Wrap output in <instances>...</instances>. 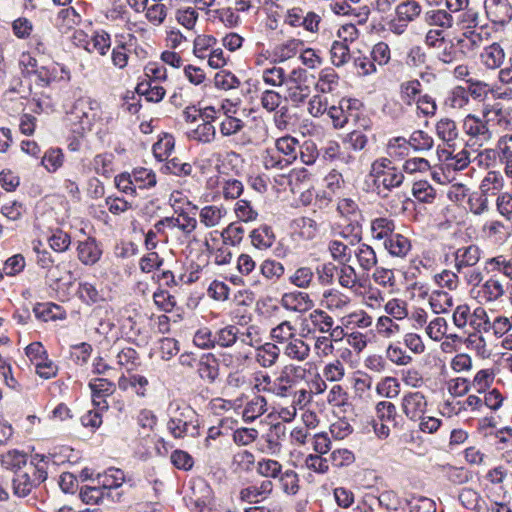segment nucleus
Here are the masks:
<instances>
[{
  "mask_svg": "<svg viewBox=\"0 0 512 512\" xmlns=\"http://www.w3.org/2000/svg\"><path fill=\"white\" fill-rule=\"evenodd\" d=\"M376 392L381 397L396 398L400 393V383L395 377H384L377 383Z\"/></svg>",
  "mask_w": 512,
  "mask_h": 512,
  "instance_id": "51",
  "label": "nucleus"
},
{
  "mask_svg": "<svg viewBox=\"0 0 512 512\" xmlns=\"http://www.w3.org/2000/svg\"><path fill=\"white\" fill-rule=\"evenodd\" d=\"M275 148L287 160V165L292 164L298 155L299 142L291 136L281 137L276 140Z\"/></svg>",
  "mask_w": 512,
  "mask_h": 512,
  "instance_id": "27",
  "label": "nucleus"
},
{
  "mask_svg": "<svg viewBox=\"0 0 512 512\" xmlns=\"http://www.w3.org/2000/svg\"><path fill=\"white\" fill-rule=\"evenodd\" d=\"M267 401L263 396H255L248 401L243 409L242 417L247 423H251L267 411Z\"/></svg>",
  "mask_w": 512,
  "mask_h": 512,
  "instance_id": "31",
  "label": "nucleus"
},
{
  "mask_svg": "<svg viewBox=\"0 0 512 512\" xmlns=\"http://www.w3.org/2000/svg\"><path fill=\"white\" fill-rule=\"evenodd\" d=\"M175 147V139L171 134L164 133L153 145V154L159 161L169 158Z\"/></svg>",
  "mask_w": 512,
  "mask_h": 512,
  "instance_id": "42",
  "label": "nucleus"
},
{
  "mask_svg": "<svg viewBox=\"0 0 512 512\" xmlns=\"http://www.w3.org/2000/svg\"><path fill=\"white\" fill-rule=\"evenodd\" d=\"M505 285L506 281L493 275L479 286L478 297L485 303L503 301L506 294Z\"/></svg>",
  "mask_w": 512,
  "mask_h": 512,
  "instance_id": "12",
  "label": "nucleus"
},
{
  "mask_svg": "<svg viewBox=\"0 0 512 512\" xmlns=\"http://www.w3.org/2000/svg\"><path fill=\"white\" fill-rule=\"evenodd\" d=\"M99 118L100 104L91 98H79L67 112L66 121L73 133L83 135L92 129Z\"/></svg>",
  "mask_w": 512,
  "mask_h": 512,
  "instance_id": "4",
  "label": "nucleus"
},
{
  "mask_svg": "<svg viewBox=\"0 0 512 512\" xmlns=\"http://www.w3.org/2000/svg\"><path fill=\"white\" fill-rule=\"evenodd\" d=\"M308 318L314 331L322 334H327L328 331L332 330V326L334 325L332 316L322 309L313 310Z\"/></svg>",
  "mask_w": 512,
  "mask_h": 512,
  "instance_id": "35",
  "label": "nucleus"
},
{
  "mask_svg": "<svg viewBox=\"0 0 512 512\" xmlns=\"http://www.w3.org/2000/svg\"><path fill=\"white\" fill-rule=\"evenodd\" d=\"M199 376L210 383L214 382L219 375V364L213 354H206L201 357L198 363Z\"/></svg>",
  "mask_w": 512,
  "mask_h": 512,
  "instance_id": "29",
  "label": "nucleus"
},
{
  "mask_svg": "<svg viewBox=\"0 0 512 512\" xmlns=\"http://www.w3.org/2000/svg\"><path fill=\"white\" fill-rule=\"evenodd\" d=\"M486 265L492 267V271H497L502 273L510 280H512V257L507 258L504 255H499L493 258H490L486 261Z\"/></svg>",
  "mask_w": 512,
  "mask_h": 512,
  "instance_id": "63",
  "label": "nucleus"
},
{
  "mask_svg": "<svg viewBox=\"0 0 512 512\" xmlns=\"http://www.w3.org/2000/svg\"><path fill=\"white\" fill-rule=\"evenodd\" d=\"M480 258L481 250L477 245L460 247L454 252L455 269L460 273L464 268L474 267Z\"/></svg>",
  "mask_w": 512,
  "mask_h": 512,
  "instance_id": "17",
  "label": "nucleus"
},
{
  "mask_svg": "<svg viewBox=\"0 0 512 512\" xmlns=\"http://www.w3.org/2000/svg\"><path fill=\"white\" fill-rule=\"evenodd\" d=\"M308 370L300 365L288 364L284 366L276 377L273 395L287 398L292 395V390L298 383L305 380Z\"/></svg>",
  "mask_w": 512,
  "mask_h": 512,
  "instance_id": "7",
  "label": "nucleus"
},
{
  "mask_svg": "<svg viewBox=\"0 0 512 512\" xmlns=\"http://www.w3.org/2000/svg\"><path fill=\"white\" fill-rule=\"evenodd\" d=\"M125 481L124 471L116 467H109L102 473H97L95 478H91V482H96L106 494L107 499L114 503H119L123 494L113 493V491L119 489Z\"/></svg>",
  "mask_w": 512,
  "mask_h": 512,
  "instance_id": "8",
  "label": "nucleus"
},
{
  "mask_svg": "<svg viewBox=\"0 0 512 512\" xmlns=\"http://www.w3.org/2000/svg\"><path fill=\"white\" fill-rule=\"evenodd\" d=\"M252 245L259 250L270 248L275 242V234L268 225H261L250 233Z\"/></svg>",
  "mask_w": 512,
  "mask_h": 512,
  "instance_id": "26",
  "label": "nucleus"
},
{
  "mask_svg": "<svg viewBox=\"0 0 512 512\" xmlns=\"http://www.w3.org/2000/svg\"><path fill=\"white\" fill-rule=\"evenodd\" d=\"M396 223L388 216H379L370 220V236L372 240L386 243L395 233Z\"/></svg>",
  "mask_w": 512,
  "mask_h": 512,
  "instance_id": "14",
  "label": "nucleus"
},
{
  "mask_svg": "<svg viewBox=\"0 0 512 512\" xmlns=\"http://www.w3.org/2000/svg\"><path fill=\"white\" fill-rule=\"evenodd\" d=\"M135 186L140 189L152 188L157 183L156 174L152 169L137 167L132 171Z\"/></svg>",
  "mask_w": 512,
  "mask_h": 512,
  "instance_id": "47",
  "label": "nucleus"
},
{
  "mask_svg": "<svg viewBox=\"0 0 512 512\" xmlns=\"http://www.w3.org/2000/svg\"><path fill=\"white\" fill-rule=\"evenodd\" d=\"M336 274L338 283L343 288L354 289L357 287L359 278L356 269L349 263L340 264V267H337Z\"/></svg>",
  "mask_w": 512,
  "mask_h": 512,
  "instance_id": "41",
  "label": "nucleus"
},
{
  "mask_svg": "<svg viewBox=\"0 0 512 512\" xmlns=\"http://www.w3.org/2000/svg\"><path fill=\"white\" fill-rule=\"evenodd\" d=\"M407 505L409 512H436L435 502L424 496H412Z\"/></svg>",
  "mask_w": 512,
  "mask_h": 512,
  "instance_id": "64",
  "label": "nucleus"
},
{
  "mask_svg": "<svg viewBox=\"0 0 512 512\" xmlns=\"http://www.w3.org/2000/svg\"><path fill=\"white\" fill-rule=\"evenodd\" d=\"M351 303V299L346 294L337 289L324 291L321 304L331 312H344Z\"/></svg>",
  "mask_w": 512,
  "mask_h": 512,
  "instance_id": "19",
  "label": "nucleus"
},
{
  "mask_svg": "<svg viewBox=\"0 0 512 512\" xmlns=\"http://www.w3.org/2000/svg\"><path fill=\"white\" fill-rule=\"evenodd\" d=\"M82 502L88 505H99L107 498L104 491L96 482H91L89 485H83L79 492Z\"/></svg>",
  "mask_w": 512,
  "mask_h": 512,
  "instance_id": "36",
  "label": "nucleus"
},
{
  "mask_svg": "<svg viewBox=\"0 0 512 512\" xmlns=\"http://www.w3.org/2000/svg\"><path fill=\"white\" fill-rule=\"evenodd\" d=\"M286 436V427L282 423L272 425L266 434L262 436L265 441V449L263 451L276 455L281 451L282 441Z\"/></svg>",
  "mask_w": 512,
  "mask_h": 512,
  "instance_id": "20",
  "label": "nucleus"
},
{
  "mask_svg": "<svg viewBox=\"0 0 512 512\" xmlns=\"http://www.w3.org/2000/svg\"><path fill=\"white\" fill-rule=\"evenodd\" d=\"M302 42L298 39H291L277 45L273 50V56L275 61L284 62L288 59L293 58L299 51Z\"/></svg>",
  "mask_w": 512,
  "mask_h": 512,
  "instance_id": "44",
  "label": "nucleus"
},
{
  "mask_svg": "<svg viewBox=\"0 0 512 512\" xmlns=\"http://www.w3.org/2000/svg\"><path fill=\"white\" fill-rule=\"evenodd\" d=\"M421 11L422 7L416 0H406L396 6L395 14L410 23L420 16Z\"/></svg>",
  "mask_w": 512,
  "mask_h": 512,
  "instance_id": "40",
  "label": "nucleus"
},
{
  "mask_svg": "<svg viewBox=\"0 0 512 512\" xmlns=\"http://www.w3.org/2000/svg\"><path fill=\"white\" fill-rule=\"evenodd\" d=\"M437 59L444 64H452L462 60L465 57V52L456 48L452 40H446L440 49H437Z\"/></svg>",
  "mask_w": 512,
  "mask_h": 512,
  "instance_id": "34",
  "label": "nucleus"
},
{
  "mask_svg": "<svg viewBox=\"0 0 512 512\" xmlns=\"http://www.w3.org/2000/svg\"><path fill=\"white\" fill-rule=\"evenodd\" d=\"M215 347L230 348L234 345L256 347L262 342L259 327L251 324L238 326L226 325L214 333Z\"/></svg>",
  "mask_w": 512,
  "mask_h": 512,
  "instance_id": "3",
  "label": "nucleus"
},
{
  "mask_svg": "<svg viewBox=\"0 0 512 512\" xmlns=\"http://www.w3.org/2000/svg\"><path fill=\"white\" fill-rule=\"evenodd\" d=\"M314 278V272L311 267L302 266L297 268L290 276L289 282L301 289H307L311 286Z\"/></svg>",
  "mask_w": 512,
  "mask_h": 512,
  "instance_id": "48",
  "label": "nucleus"
},
{
  "mask_svg": "<svg viewBox=\"0 0 512 512\" xmlns=\"http://www.w3.org/2000/svg\"><path fill=\"white\" fill-rule=\"evenodd\" d=\"M262 163L265 169H283L287 167V160H284L277 149L267 148L262 154Z\"/></svg>",
  "mask_w": 512,
  "mask_h": 512,
  "instance_id": "59",
  "label": "nucleus"
},
{
  "mask_svg": "<svg viewBox=\"0 0 512 512\" xmlns=\"http://www.w3.org/2000/svg\"><path fill=\"white\" fill-rule=\"evenodd\" d=\"M357 105H360L358 100L343 98L339 101L338 106H331L327 113L331 118L334 127H344L347 124L349 117L352 116V109L356 108Z\"/></svg>",
  "mask_w": 512,
  "mask_h": 512,
  "instance_id": "16",
  "label": "nucleus"
},
{
  "mask_svg": "<svg viewBox=\"0 0 512 512\" xmlns=\"http://www.w3.org/2000/svg\"><path fill=\"white\" fill-rule=\"evenodd\" d=\"M281 465L282 464L277 460L261 458L257 461L255 470L259 476L271 479L273 475H277V473L280 472Z\"/></svg>",
  "mask_w": 512,
  "mask_h": 512,
  "instance_id": "60",
  "label": "nucleus"
},
{
  "mask_svg": "<svg viewBox=\"0 0 512 512\" xmlns=\"http://www.w3.org/2000/svg\"><path fill=\"white\" fill-rule=\"evenodd\" d=\"M425 21L430 26H437L438 29H449L453 26L452 15L443 9L430 10L425 13Z\"/></svg>",
  "mask_w": 512,
  "mask_h": 512,
  "instance_id": "38",
  "label": "nucleus"
},
{
  "mask_svg": "<svg viewBox=\"0 0 512 512\" xmlns=\"http://www.w3.org/2000/svg\"><path fill=\"white\" fill-rule=\"evenodd\" d=\"M503 176L498 171H489L480 184V193L495 196L503 188Z\"/></svg>",
  "mask_w": 512,
  "mask_h": 512,
  "instance_id": "33",
  "label": "nucleus"
},
{
  "mask_svg": "<svg viewBox=\"0 0 512 512\" xmlns=\"http://www.w3.org/2000/svg\"><path fill=\"white\" fill-rule=\"evenodd\" d=\"M77 251L79 260L85 265H94L102 255V249L94 238L80 242Z\"/></svg>",
  "mask_w": 512,
  "mask_h": 512,
  "instance_id": "22",
  "label": "nucleus"
},
{
  "mask_svg": "<svg viewBox=\"0 0 512 512\" xmlns=\"http://www.w3.org/2000/svg\"><path fill=\"white\" fill-rule=\"evenodd\" d=\"M410 150V144L404 137H394L387 144V154L390 158L401 159L407 156Z\"/></svg>",
  "mask_w": 512,
  "mask_h": 512,
  "instance_id": "57",
  "label": "nucleus"
},
{
  "mask_svg": "<svg viewBox=\"0 0 512 512\" xmlns=\"http://www.w3.org/2000/svg\"><path fill=\"white\" fill-rule=\"evenodd\" d=\"M47 240L51 249L59 253L68 250L71 244L70 235L61 229L51 231V235Z\"/></svg>",
  "mask_w": 512,
  "mask_h": 512,
  "instance_id": "56",
  "label": "nucleus"
},
{
  "mask_svg": "<svg viewBox=\"0 0 512 512\" xmlns=\"http://www.w3.org/2000/svg\"><path fill=\"white\" fill-rule=\"evenodd\" d=\"M167 429L174 438L197 437L200 434L198 414L185 403H172Z\"/></svg>",
  "mask_w": 512,
  "mask_h": 512,
  "instance_id": "2",
  "label": "nucleus"
},
{
  "mask_svg": "<svg viewBox=\"0 0 512 512\" xmlns=\"http://www.w3.org/2000/svg\"><path fill=\"white\" fill-rule=\"evenodd\" d=\"M412 194L423 203H432L436 197L435 189L427 181L415 182L412 187Z\"/></svg>",
  "mask_w": 512,
  "mask_h": 512,
  "instance_id": "55",
  "label": "nucleus"
},
{
  "mask_svg": "<svg viewBox=\"0 0 512 512\" xmlns=\"http://www.w3.org/2000/svg\"><path fill=\"white\" fill-rule=\"evenodd\" d=\"M462 131L467 137V144L473 149L484 146L493 139V131L487 120L484 107L480 115L468 114L462 121Z\"/></svg>",
  "mask_w": 512,
  "mask_h": 512,
  "instance_id": "5",
  "label": "nucleus"
},
{
  "mask_svg": "<svg viewBox=\"0 0 512 512\" xmlns=\"http://www.w3.org/2000/svg\"><path fill=\"white\" fill-rule=\"evenodd\" d=\"M372 178L377 194L381 198H386L389 191L400 187L404 181L403 173L397 168L374 175Z\"/></svg>",
  "mask_w": 512,
  "mask_h": 512,
  "instance_id": "13",
  "label": "nucleus"
},
{
  "mask_svg": "<svg viewBox=\"0 0 512 512\" xmlns=\"http://www.w3.org/2000/svg\"><path fill=\"white\" fill-rule=\"evenodd\" d=\"M436 133L447 144L455 141L459 134L456 122L450 118H442L437 122Z\"/></svg>",
  "mask_w": 512,
  "mask_h": 512,
  "instance_id": "45",
  "label": "nucleus"
},
{
  "mask_svg": "<svg viewBox=\"0 0 512 512\" xmlns=\"http://www.w3.org/2000/svg\"><path fill=\"white\" fill-rule=\"evenodd\" d=\"M280 303L283 308L293 312H305L313 307L310 296L301 291L284 293Z\"/></svg>",
  "mask_w": 512,
  "mask_h": 512,
  "instance_id": "18",
  "label": "nucleus"
},
{
  "mask_svg": "<svg viewBox=\"0 0 512 512\" xmlns=\"http://www.w3.org/2000/svg\"><path fill=\"white\" fill-rule=\"evenodd\" d=\"M505 59V52L498 43H493L483 49L480 53L481 64L490 70L501 67Z\"/></svg>",
  "mask_w": 512,
  "mask_h": 512,
  "instance_id": "23",
  "label": "nucleus"
},
{
  "mask_svg": "<svg viewBox=\"0 0 512 512\" xmlns=\"http://www.w3.org/2000/svg\"><path fill=\"white\" fill-rule=\"evenodd\" d=\"M328 251L332 259L339 264L349 263L352 258V251L349 246L339 240H331L328 244Z\"/></svg>",
  "mask_w": 512,
  "mask_h": 512,
  "instance_id": "50",
  "label": "nucleus"
},
{
  "mask_svg": "<svg viewBox=\"0 0 512 512\" xmlns=\"http://www.w3.org/2000/svg\"><path fill=\"white\" fill-rule=\"evenodd\" d=\"M421 83L417 79L402 82L400 84V98L407 104L412 105L415 103L421 93Z\"/></svg>",
  "mask_w": 512,
  "mask_h": 512,
  "instance_id": "46",
  "label": "nucleus"
},
{
  "mask_svg": "<svg viewBox=\"0 0 512 512\" xmlns=\"http://www.w3.org/2000/svg\"><path fill=\"white\" fill-rule=\"evenodd\" d=\"M138 95L145 96L149 102H160L165 96V89L153 81H142L136 87Z\"/></svg>",
  "mask_w": 512,
  "mask_h": 512,
  "instance_id": "37",
  "label": "nucleus"
},
{
  "mask_svg": "<svg viewBox=\"0 0 512 512\" xmlns=\"http://www.w3.org/2000/svg\"><path fill=\"white\" fill-rule=\"evenodd\" d=\"M0 213L9 221H19L26 213V207L16 200L4 203L0 208Z\"/></svg>",
  "mask_w": 512,
  "mask_h": 512,
  "instance_id": "62",
  "label": "nucleus"
},
{
  "mask_svg": "<svg viewBox=\"0 0 512 512\" xmlns=\"http://www.w3.org/2000/svg\"><path fill=\"white\" fill-rule=\"evenodd\" d=\"M51 456L36 453L31 456L29 464L16 472L12 478V489L17 497H26L32 490L48 477V465Z\"/></svg>",
  "mask_w": 512,
  "mask_h": 512,
  "instance_id": "1",
  "label": "nucleus"
},
{
  "mask_svg": "<svg viewBox=\"0 0 512 512\" xmlns=\"http://www.w3.org/2000/svg\"><path fill=\"white\" fill-rule=\"evenodd\" d=\"M284 355L291 360L305 361L310 355V346L301 338L294 337L287 342L284 348Z\"/></svg>",
  "mask_w": 512,
  "mask_h": 512,
  "instance_id": "28",
  "label": "nucleus"
},
{
  "mask_svg": "<svg viewBox=\"0 0 512 512\" xmlns=\"http://www.w3.org/2000/svg\"><path fill=\"white\" fill-rule=\"evenodd\" d=\"M259 270L261 275L271 282H277L283 277L285 273L283 264L270 258L262 261Z\"/></svg>",
  "mask_w": 512,
  "mask_h": 512,
  "instance_id": "39",
  "label": "nucleus"
},
{
  "mask_svg": "<svg viewBox=\"0 0 512 512\" xmlns=\"http://www.w3.org/2000/svg\"><path fill=\"white\" fill-rule=\"evenodd\" d=\"M338 82L339 76L333 69H324L320 72L319 80L315 84V88L321 93H330L338 85Z\"/></svg>",
  "mask_w": 512,
  "mask_h": 512,
  "instance_id": "49",
  "label": "nucleus"
},
{
  "mask_svg": "<svg viewBox=\"0 0 512 512\" xmlns=\"http://www.w3.org/2000/svg\"><path fill=\"white\" fill-rule=\"evenodd\" d=\"M470 163L469 152L465 149L461 150L455 155H452L450 152H447V156L445 158L444 167L450 172L452 171H461L465 169Z\"/></svg>",
  "mask_w": 512,
  "mask_h": 512,
  "instance_id": "52",
  "label": "nucleus"
},
{
  "mask_svg": "<svg viewBox=\"0 0 512 512\" xmlns=\"http://www.w3.org/2000/svg\"><path fill=\"white\" fill-rule=\"evenodd\" d=\"M331 62L336 67L345 65L350 59V49L345 41H334L331 49Z\"/></svg>",
  "mask_w": 512,
  "mask_h": 512,
  "instance_id": "53",
  "label": "nucleus"
},
{
  "mask_svg": "<svg viewBox=\"0 0 512 512\" xmlns=\"http://www.w3.org/2000/svg\"><path fill=\"white\" fill-rule=\"evenodd\" d=\"M186 136L189 140L209 144L216 139V129L213 124L200 123L196 128L188 130Z\"/></svg>",
  "mask_w": 512,
  "mask_h": 512,
  "instance_id": "30",
  "label": "nucleus"
},
{
  "mask_svg": "<svg viewBox=\"0 0 512 512\" xmlns=\"http://www.w3.org/2000/svg\"><path fill=\"white\" fill-rule=\"evenodd\" d=\"M361 239L360 234H354L350 244L353 245L354 240L357 241L358 245L353 251L354 256L360 269L363 272H369L376 267L378 258L374 248L367 243L361 242Z\"/></svg>",
  "mask_w": 512,
  "mask_h": 512,
  "instance_id": "11",
  "label": "nucleus"
},
{
  "mask_svg": "<svg viewBox=\"0 0 512 512\" xmlns=\"http://www.w3.org/2000/svg\"><path fill=\"white\" fill-rule=\"evenodd\" d=\"M300 236L305 240H312L318 234V224L310 217H301L295 220Z\"/></svg>",
  "mask_w": 512,
  "mask_h": 512,
  "instance_id": "61",
  "label": "nucleus"
},
{
  "mask_svg": "<svg viewBox=\"0 0 512 512\" xmlns=\"http://www.w3.org/2000/svg\"><path fill=\"white\" fill-rule=\"evenodd\" d=\"M313 84V80L308 76L305 69H293L288 74L285 84L286 100L293 106L299 107L310 98Z\"/></svg>",
  "mask_w": 512,
  "mask_h": 512,
  "instance_id": "6",
  "label": "nucleus"
},
{
  "mask_svg": "<svg viewBox=\"0 0 512 512\" xmlns=\"http://www.w3.org/2000/svg\"><path fill=\"white\" fill-rule=\"evenodd\" d=\"M484 110L492 131H512V107L501 103L485 104Z\"/></svg>",
  "mask_w": 512,
  "mask_h": 512,
  "instance_id": "9",
  "label": "nucleus"
},
{
  "mask_svg": "<svg viewBox=\"0 0 512 512\" xmlns=\"http://www.w3.org/2000/svg\"><path fill=\"white\" fill-rule=\"evenodd\" d=\"M400 407L409 420L417 422L427 411V397L420 391L406 392L401 398Z\"/></svg>",
  "mask_w": 512,
  "mask_h": 512,
  "instance_id": "10",
  "label": "nucleus"
},
{
  "mask_svg": "<svg viewBox=\"0 0 512 512\" xmlns=\"http://www.w3.org/2000/svg\"><path fill=\"white\" fill-rule=\"evenodd\" d=\"M117 363L124 367L127 372L134 371L140 365V357L138 352L132 347H124L117 354Z\"/></svg>",
  "mask_w": 512,
  "mask_h": 512,
  "instance_id": "43",
  "label": "nucleus"
},
{
  "mask_svg": "<svg viewBox=\"0 0 512 512\" xmlns=\"http://www.w3.org/2000/svg\"><path fill=\"white\" fill-rule=\"evenodd\" d=\"M383 247L390 256L404 259L411 251L412 244L409 238L395 232Z\"/></svg>",
  "mask_w": 512,
  "mask_h": 512,
  "instance_id": "21",
  "label": "nucleus"
},
{
  "mask_svg": "<svg viewBox=\"0 0 512 512\" xmlns=\"http://www.w3.org/2000/svg\"><path fill=\"white\" fill-rule=\"evenodd\" d=\"M28 464L26 454L18 450H10L1 456V466L14 474Z\"/></svg>",
  "mask_w": 512,
  "mask_h": 512,
  "instance_id": "32",
  "label": "nucleus"
},
{
  "mask_svg": "<svg viewBox=\"0 0 512 512\" xmlns=\"http://www.w3.org/2000/svg\"><path fill=\"white\" fill-rule=\"evenodd\" d=\"M227 210L222 205H206L199 212V221L206 228H213L221 224L226 217Z\"/></svg>",
  "mask_w": 512,
  "mask_h": 512,
  "instance_id": "24",
  "label": "nucleus"
},
{
  "mask_svg": "<svg viewBox=\"0 0 512 512\" xmlns=\"http://www.w3.org/2000/svg\"><path fill=\"white\" fill-rule=\"evenodd\" d=\"M372 377L368 374H361L354 378L353 389L355 396L361 400L371 399Z\"/></svg>",
  "mask_w": 512,
  "mask_h": 512,
  "instance_id": "54",
  "label": "nucleus"
},
{
  "mask_svg": "<svg viewBox=\"0 0 512 512\" xmlns=\"http://www.w3.org/2000/svg\"><path fill=\"white\" fill-rule=\"evenodd\" d=\"M485 9L488 18L495 24L504 25L512 19V7L508 0H487Z\"/></svg>",
  "mask_w": 512,
  "mask_h": 512,
  "instance_id": "15",
  "label": "nucleus"
},
{
  "mask_svg": "<svg viewBox=\"0 0 512 512\" xmlns=\"http://www.w3.org/2000/svg\"><path fill=\"white\" fill-rule=\"evenodd\" d=\"M256 362L263 368H270L276 364L280 356V349L273 343H265L256 346Z\"/></svg>",
  "mask_w": 512,
  "mask_h": 512,
  "instance_id": "25",
  "label": "nucleus"
},
{
  "mask_svg": "<svg viewBox=\"0 0 512 512\" xmlns=\"http://www.w3.org/2000/svg\"><path fill=\"white\" fill-rule=\"evenodd\" d=\"M245 127V123L243 120L233 117V116H225L223 120L219 124L220 134L223 137H230L238 134Z\"/></svg>",
  "mask_w": 512,
  "mask_h": 512,
  "instance_id": "58",
  "label": "nucleus"
}]
</instances>
